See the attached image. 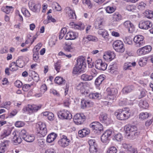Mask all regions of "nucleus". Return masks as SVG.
<instances>
[{
  "label": "nucleus",
  "mask_w": 153,
  "mask_h": 153,
  "mask_svg": "<svg viewBox=\"0 0 153 153\" xmlns=\"http://www.w3.org/2000/svg\"><path fill=\"white\" fill-rule=\"evenodd\" d=\"M85 60V58L82 56H80L77 58V64L73 68V74H76L84 72L85 68H86Z\"/></svg>",
  "instance_id": "f257e3e1"
},
{
  "label": "nucleus",
  "mask_w": 153,
  "mask_h": 153,
  "mask_svg": "<svg viewBox=\"0 0 153 153\" xmlns=\"http://www.w3.org/2000/svg\"><path fill=\"white\" fill-rule=\"evenodd\" d=\"M131 114L130 110L128 108L119 109L114 113L117 118L120 120H124L128 119L130 117Z\"/></svg>",
  "instance_id": "f03ea898"
},
{
  "label": "nucleus",
  "mask_w": 153,
  "mask_h": 153,
  "mask_svg": "<svg viewBox=\"0 0 153 153\" xmlns=\"http://www.w3.org/2000/svg\"><path fill=\"white\" fill-rule=\"evenodd\" d=\"M124 130L127 137L130 138H134L139 134V132L137 130V127L135 126L128 125L124 127Z\"/></svg>",
  "instance_id": "7ed1b4c3"
},
{
  "label": "nucleus",
  "mask_w": 153,
  "mask_h": 153,
  "mask_svg": "<svg viewBox=\"0 0 153 153\" xmlns=\"http://www.w3.org/2000/svg\"><path fill=\"white\" fill-rule=\"evenodd\" d=\"M107 98L109 101H104V103L105 105H109L115 100L116 95L117 93V90L115 88H108L106 90Z\"/></svg>",
  "instance_id": "20e7f679"
},
{
  "label": "nucleus",
  "mask_w": 153,
  "mask_h": 153,
  "mask_svg": "<svg viewBox=\"0 0 153 153\" xmlns=\"http://www.w3.org/2000/svg\"><path fill=\"white\" fill-rule=\"evenodd\" d=\"M37 135L40 137L45 136L47 133L46 126L45 123L39 122L36 125Z\"/></svg>",
  "instance_id": "39448f33"
},
{
  "label": "nucleus",
  "mask_w": 153,
  "mask_h": 153,
  "mask_svg": "<svg viewBox=\"0 0 153 153\" xmlns=\"http://www.w3.org/2000/svg\"><path fill=\"white\" fill-rule=\"evenodd\" d=\"M133 41L136 47H139L143 46L145 43L144 37L141 35L135 36L133 39Z\"/></svg>",
  "instance_id": "423d86ee"
},
{
  "label": "nucleus",
  "mask_w": 153,
  "mask_h": 153,
  "mask_svg": "<svg viewBox=\"0 0 153 153\" xmlns=\"http://www.w3.org/2000/svg\"><path fill=\"white\" fill-rule=\"evenodd\" d=\"M90 127L91 128L93 131L95 133L99 134L103 130V126L100 123L97 122H94L90 125Z\"/></svg>",
  "instance_id": "0eeeda50"
},
{
  "label": "nucleus",
  "mask_w": 153,
  "mask_h": 153,
  "mask_svg": "<svg viewBox=\"0 0 153 153\" xmlns=\"http://www.w3.org/2000/svg\"><path fill=\"white\" fill-rule=\"evenodd\" d=\"M113 47L116 51L123 53L125 50L123 42L119 40L115 41L113 44Z\"/></svg>",
  "instance_id": "6e6552de"
},
{
  "label": "nucleus",
  "mask_w": 153,
  "mask_h": 153,
  "mask_svg": "<svg viewBox=\"0 0 153 153\" xmlns=\"http://www.w3.org/2000/svg\"><path fill=\"white\" fill-rule=\"evenodd\" d=\"M29 7L31 10L35 13L40 11L41 5L39 3H36L33 0H30L28 3Z\"/></svg>",
  "instance_id": "1a4fd4ad"
},
{
  "label": "nucleus",
  "mask_w": 153,
  "mask_h": 153,
  "mask_svg": "<svg viewBox=\"0 0 153 153\" xmlns=\"http://www.w3.org/2000/svg\"><path fill=\"white\" fill-rule=\"evenodd\" d=\"M86 118L85 116L82 114H77L74 117V122L77 125L82 124Z\"/></svg>",
  "instance_id": "9d476101"
},
{
  "label": "nucleus",
  "mask_w": 153,
  "mask_h": 153,
  "mask_svg": "<svg viewBox=\"0 0 153 153\" xmlns=\"http://www.w3.org/2000/svg\"><path fill=\"white\" fill-rule=\"evenodd\" d=\"M58 115L62 119H70L72 118V115L67 110H62L58 112Z\"/></svg>",
  "instance_id": "9b49d317"
},
{
  "label": "nucleus",
  "mask_w": 153,
  "mask_h": 153,
  "mask_svg": "<svg viewBox=\"0 0 153 153\" xmlns=\"http://www.w3.org/2000/svg\"><path fill=\"white\" fill-rule=\"evenodd\" d=\"M107 65L105 62H103L100 59L97 60L95 62V67L98 69L104 71L106 69Z\"/></svg>",
  "instance_id": "f8f14e48"
},
{
  "label": "nucleus",
  "mask_w": 153,
  "mask_h": 153,
  "mask_svg": "<svg viewBox=\"0 0 153 153\" xmlns=\"http://www.w3.org/2000/svg\"><path fill=\"white\" fill-rule=\"evenodd\" d=\"M70 142V140L67 138L66 136L62 135L61 139L58 141L59 144L62 147L68 146Z\"/></svg>",
  "instance_id": "ddd939ff"
},
{
  "label": "nucleus",
  "mask_w": 153,
  "mask_h": 153,
  "mask_svg": "<svg viewBox=\"0 0 153 153\" xmlns=\"http://www.w3.org/2000/svg\"><path fill=\"white\" fill-rule=\"evenodd\" d=\"M152 23L149 21H141L139 24V27L143 29L147 30L152 26Z\"/></svg>",
  "instance_id": "4468645a"
},
{
  "label": "nucleus",
  "mask_w": 153,
  "mask_h": 153,
  "mask_svg": "<svg viewBox=\"0 0 153 153\" xmlns=\"http://www.w3.org/2000/svg\"><path fill=\"white\" fill-rule=\"evenodd\" d=\"M100 121L107 125L110 124L112 122V120L106 113H102L100 114L99 117Z\"/></svg>",
  "instance_id": "2eb2a0df"
},
{
  "label": "nucleus",
  "mask_w": 153,
  "mask_h": 153,
  "mask_svg": "<svg viewBox=\"0 0 153 153\" xmlns=\"http://www.w3.org/2000/svg\"><path fill=\"white\" fill-rule=\"evenodd\" d=\"M112 131L111 130H107L105 131L101 136V140L103 143L107 142L109 140V137L111 136Z\"/></svg>",
  "instance_id": "dca6fc26"
},
{
  "label": "nucleus",
  "mask_w": 153,
  "mask_h": 153,
  "mask_svg": "<svg viewBox=\"0 0 153 153\" xmlns=\"http://www.w3.org/2000/svg\"><path fill=\"white\" fill-rule=\"evenodd\" d=\"M123 25L128 30L129 33H132L134 31V26L130 21L127 20L123 24Z\"/></svg>",
  "instance_id": "f3484780"
},
{
  "label": "nucleus",
  "mask_w": 153,
  "mask_h": 153,
  "mask_svg": "<svg viewBox=\"0 0 153 153\" xmlns=\"http://www.w3.org/2000/svg\"><path fill=\"white\" fill-rule=\"evenodd\" d=\"M65 10L66 16L69 19H74L76 18V16L74 11L71 9L70 7H66Z\"/></svg>",
  "instance_id": "a211bd4d"
},
{
  "label": "nucleus",
  "mask_w": 153,
  "mask_h": 153,
  "mask_svg": "<svg viewBox=\"0 0 153 153\" xmlns=\"http://www.w3.org/2000/svg\"><path fill=\"white\" fill-rule=\"evenodd\" d=\"M10 142L8 140L2 142L0 144V153H4L7 150Z\"/></svg>",
  "instance_id": "6ab92c4d"
},
{
  "label": "nucleus",
  "mask_w": 153,
  "mask_h": 153,
  "mask_svg": "<svg viewBox=\"0 0 153 153\" xmlns=\"http://www.w3.org/2000/svg\"><path fill=\"white\" fill-rule=\"evenodd\" d=\"M115 56V54L114 52L108 51L105 53L103 58L106 60L111 61Z\"/></svg>",
  "instance_id": "aec40b11"
},
{
  "label": "nucleus",
  "mask_w": 153,
  "mask_h": 153,
  "mask_svg": "<svg viewBox=\"0 0 153 153\" xmlns=\"http://www.w3.org/2000/svg\"><path fill=\"white\" fill-rule=\"evenodd\" d=\"M123 146V148L127 150L128 153H137V149L132 147L130 144L124 143Z\"/></svg>",
  "instance_id": "412c9836"
},
{
  "label": "nucleus",
  "mask_w": 153,
  "mask_h": 153,
  "mask_svg": "<svg viewBox=\"0 0 153 153\" xmlns=\"http://www.w3.org/2000/svg\"><path fill=\"white\" fill-rule=\"evenodd\" d=\"M78 34L73 32L70 31L67 33L65 36V39L66 40H73L75 39L77 36Z\"/></svg>",
  "instance_id": "4be33fe9"
},
{
  "label": "nucleus",
  "mask_w": 153,
  "mask_h": 153,
  "mask_svg": "<svg viewBox=\"0 0 153 153\" xmlns=\"http://www.w3.org/2000/svg\"><path fill=\"white\" fill-rule=\"evenodd\" d=\"M77 89L78 90H79L81 93L85 96L88 94V92L85 90V84L83 83H79L77 86Z\"/></svg>",
  "instance_id": "5701e85b"
},
{
  "label": "nucleus",
  "mask_w": 153,
  "mask_h": 153,
  "mask_svg": "<svg viewBox=\"0 0 153 153\" xmlns=\"http://www.w3.org/2000/svg\"><path fill=\"white\" fill-rule=\"evenodd\" d=\"M13 134L14 135L12 141L14 143L15 145H18L21 143L22 142V140L21 137L17 134L16 132H14L13 133Z\"/></svg>",
  "instance_id": "b1692460"
},
{
  "label": "nucleus",
  "mask_w": 153,
  "mask_h": 153,
  "mask_svg": "<svg viewBox=\"0 0 153 153\" xmlns=\"http://www.w3.org/2000/svg\"><path fill=\"white\" fill-rule=\"evenodd\" d=\"M70 25L71 26L72 28L76 29L81 30H83L84 28V25L81 23H79L75 24L74 22H71L70 23Z\"/></svg>",
  "instance_id": "393cba45"
},
{
  "label": "nucleus",
  "mask_w": 153,
  "mask_h": 153,
  "mask_svg": "<svg viewBox=\"0 0 153 153\" xmlns=\"http://www.w3.org/2000/svg\"><path fill=\"white\" fill-rule=\"evenodd\" d=\"M85 96L88 97L90 99L94 100H99L101 97V94L97 92L89 93L88 92V94Z\"/></svg>",
  "instance_id": "a878e982"
},
{
  "label": "nucleus",
  "mask_w": 153,
  "mask_h": 153,
  "mask_svg": "<svg viewBox=\"0 0 153 153\" xmlns=\"http://www.w3.org/2000/svg\"><path fill=\"white\" fill-rule=\"evenodd\" d=\"M93 103L88 100H83L81 102V107L82 108L84 109L87 107H90L93 105Z\"/></svg>",
  "instance_id": "bb28decb"
},
{
  "label": "nucleus",
  "mask_w": 153,
  "mask_h": 153,
  "mask_svg": "<svg viewBox=\"0 0 153 153\" xmlns=\"http://www.w3.org/2000/svg\"><path fill=\"white\" fill-rule=\"evenodd\" d=\"M57 137V134L54 133L52 132L49 134L47 139V141L49 143H51Z\"/></svg>",
  "instance_id": "cd10ccee"
},
{
  "label": "nucleus",
  "mask_w": 153,
  "mask_h": 153,
  "mask_svg": "<svg viewBox=\"0 0 153 153\" xmlns=\"http://www.w3.org/2000/svg\"><path fill=\"white\" fill-rule=\"evenodd\" d=\"M109 72L111 74L116 73L117 71V66L114 64L109 66L108 68Z\"/></svg>",
  "instance_id": "c85d7f7f"
},
{
  "label": "nucleus",
  "mask_w": 153,
  "mask_h": 153,
  "mask_svg": "<svg viewBox=\"0 0 153 153\" xmlns=\"http://www.w3.org/2000/svg\"><path fill=\"white\" fill-rule=\"evenodd\" d=\"M23 56H20L18 57V59L16 60V64L18 67L23 68L25 66V63L23 60Z\"/></svg>",
  "instance_id": "c756f323"
},
{
  "label": "nucleus",
  "mask_w": 153,
  "mask_h": 153,
  "mask_svg": "<svg viewBox=\"0 0 153 153\" xmlns=\"http://www.w3.org/2000/svg\"><path fill=\"white\" fill-rule=\"evenodd\" d=\"M102 22V20H100L99 19H97L95 22L94 25L95 28L99 29L102 28L103 27Z\"/></svg>",
  "instance_id": "7c9ffc66"
},
{
  "label": "nucleus",
  "mask_w": 153,
  "mask_h": 153,
  "mask_svg": "<svg viewBox=\"0 0 153 153\" xmlns=\"http://www.w3.org/2000/svg\"><path fill=\"white\" fill-rule=\"evenodd\" d=\"M97 32L99 34L102 36L105 39L107 38L108 35L107 31L103 29V28L99 29Z\"/></svg>",
  "instance_id": "2f4dec72"
},
{
  "label": "nucleus",
  "mask_w": 153,
  "mask_h": 153,
  "mask_svg": "<svg viewBox=\"0 0 153 153\" xmlns=\"http://www.w3.org/2000/svg\"><path fill=\"white\" fill-rule=\"evenodd\" d=\"M134 89L133 85H129L124 87L122 90L123 93L126 94L132 91Z\"/></svg>",
  "instance_id": "473e14b6"
},
{
  "label": "nucleus",
  "mask_w": 153,
  "mask_h": 153,
  "mask_svg": "<svg viewBox=\"0 0 153 153\" xmlns=\"http://www.w3.org/2000/svg\"><path fill=\"white\" fill-rule=\"evenodd\" d=\"M54 82L59 85L65 84V80L63 78L60 76L56 77L54 79Z\"/></svg>",
  "instance_id": "72a5a7b5"
},
{
  "label": "nucleus",
  "mask_w": 153,
  "mask_h": 153,
  "mask_svg": "<svg viewBox=\"0 0 153 153\" xmlns=\"http://www.w3.org/2000/svg\"><path fill=\"white\" fill-rule=\"evenodd\" d=\"M17 64L15 62H11L9 66L10 70L13 72L17 70L18 69V67Z\"/></svg>",
  "instance_id": "f704fd0d"
},
{
  "label": "nucleus",
  "mask_w": 153,
  "mask_h": 153,
  "mask_svg": "<svg viewBox=\"0 0 153 153\" xmlns=\"http://www.w3.org/2000/svg\"><path fill=\"white\" fill-rule=\"evenodd\" d=\"M1 10L4 13L8 14L12 12L13 10V8L12 6H6L3 7L1 8Z\"/></svg>",
  "instance_id": "c9c22d12"
},
{
  "label": "nucleus",
  "mask_w": 153,
  "mask_h": 153,
  "mask_svg": "<svg viewBox=\"0 0 153 153\" xmlns=\"http://www.w3.org/2000/svg\"><path fill=\"white\" fill-rule=\"evenodd\" d=\"M43 115L48 117V118L50 121H52L54 118V114L52 112L46 111L42 113Z\"/></svg>",
  "instance_id": "e433bc0d"
},
{
  "label": "nucleus",
  "mask_w": 153,
  "mask_h": 153,
  "mask_svg": "<svg viewBox=\"0 0 153 153\" xmlns=\"http://www.w3.org/2000/svg\"><path fill=\"white\" fill-rule=\"evenodd\" d=\"M139 105L141 108L146 109L148 107L149 105L146 100H140L139 103Z\"/></svg>",
  "instance_id": "4c0bfd02"
},
{
  "label": "nucleus",
  "mask_w": 153,
  "mask_h": 153,
  "mask_svg": "<svg viewBox=\"0 0 153 153\" xmlns=\"http://www.w3.org/2000/svg\"><path fill=\"white\" fill-rule=\"evenodd\" d=\"M104 79V78L103 75H100L95 80V85L98 86H99L102 83Z\"/></svg>",
  "instance_id": "58836bf2"
},
{
  "label": "nucleus",
  "mask_w": 153,
  "mask_h": 153,
  "mask_svg": "<svg viewBox=\"0 0 153 153\" xmlns=\"http://www.w3.org/2000/svg\"><path fill=\"white\" fill-rule=\"evenodd\" d=\"M35 138V136L33 134H28L25 136L24 140L25 141L28 142H33Z\"/></svg>",
  "instance_id": "ea45409f"
},
{
  "label": "nucleus",
  "mask_w": 153,
  "mask_h": 153,
  "mask_svg": "<svg viewBox=\"0 0 153 153\" xmlns=\"http://www.w3.org/2000/svg\"><path fill=\"white\" fill-rule=\"evenodd\" d=\"M29 76L31 77L32 79L35 81L37 82L39 80L38 75L36 74L34 71H32L29 74Z\"/></svg>",
  "instance_id": "a19ab883"
},
{
  "label": "nucleus",
  "mask_w": 153,
  "mask_h": 153,
  "mask_svg": "<svg viewBox=\"0 0 153 153\" xmlns=\"http://www.w3.org/2000/svg\"><path fill=\"white\" fill-rule=\"evenodd\" d=\"M87 39H88L89 41H95L97 39V38L94 36L90 35L87 37H84L83 39V41L86 42Z\"/></svg>",
  "instance_id": "79ce46f5"
},
{
  "label": "nucleus",
  "mask_w": 153,
  "mask_h": 153,
  "mask_svg": "<svg viewBox=\"0 0 153 153\" xmlns=\"http://www.w3.org/2000/svg\"><path fill=\"white\" fill-rule=\"evenodd\" d=\"M147 62V59L146 57L140 58L138 62L139 65L140 66H144L146 65Z\"/></svg>",
  "instance_id": "37998d69"
},
{
  "label": "nucleus",
  "mask_w": 153,
  "mask_h": 153,
  "mask_svg": "<svg viewBox=\"0 0 153 153\" xmlns=\"http://www.w3.org/2000/svg\"><path fill=\"white\" fill-rule=\"evenodd\" d=\"M113 19L114 21H118L122 19V16L118 13H115L113 14Z\"/></svg>",
  "instance_id": "c03bdc74"
},
{
  "label": "nucleus",
  "mask_w": 153,
  "mask_h": 153,
  "mask_svg": "<svg viewBox=\"0 0 153 153\" xmlns=\"http://www.w3.org/2000/svg\"><path fill=\"white\" fill-rule=\"evenodd\" d=\"M81 78L82 80L85 81H89L92 80L91 78V77L90 75H88L85 74H82L81 76Z\"/></svg>",
  "instance_id": "a18cd8bd"
},
{
  "label": "nucleus",
  "mask_w": 153,
  "mask_h": 153,
  "mask_svg": "<svg viewBox=\"0 0 153 153\" xmlns=\"http://www.w3.org/2000/svg\"><path fill=\"white\" fill-rule=\"evenodd\" d=\"M144 15L148 18L151 19L153 18V11L151 10H146Z\"/></svg>",
  "instance_id": "49530a36"
},
{
  "label": "nucleus",
  "mask_w": 153,
  "mask_h": 153,
  "mask_svg": "<svg viewBox=\"0 0 153 153\" xmlns=\"http://www.w3.org/2000/svg\"><path fill=\"white\" fill-rule=\"evenodd\" d=\"M21 11L23 15L26 17H29L30 16V14L29 11L26 8H22Z\"/></svg>",
  "instance_id": "de8ad7c7"
},
{
  "label": "nucleus",
  "mask_w": 153,
  "mask_h": 153,
  "mask_svg": "<svg viewBox=\"0 0 153 153\" xmlns=\"http://www.w3.org/2000/svg\"><path fill=\"white\" fill-rule=\"evenodd\" d=\"M52 7L57 11H59L61 10L62 8L58 3L56 2H53L52 4Z\"/></svg>",
  "instance_id": "09e8293b"
},
{
  "label": "nucleus",
  "mask_w": 153,
  "mask_h": 153,
  "mask_svg": "<svg viewBox=\"0 0 153 153\" xmlns=\"http://www.w3.org/2000/svg\"><path fill=\"white\" fill-rule=\"evenodd\" d=\"M117 148L114 146H112L108 149L107 153H117Z\"/></svg>",
  "instance_id": "8fccbe9b"
},
{
  "label": "nucleus",
  "mask_w": 153,
  "mask_h": 153,
  "mask_svg": "<svg viewBox=\"0 0 153 153\" xmlns=\"http://www.w3.org/2000/svg\"><path fill=\"white\" fill-rule=\"evenodd\" d=\"M149 116L147 112H142L139 115V118L142 120H144L147 118Z\"/></svg>",
  "instance_id": "3c124183"
},
{
  "label": "nucleus",
  "mask_w": 153,
  "mask_h": 153,
  "mask_svg": "<svg viewBox=\"0 0 153 153\" xmlns=\"http://www.w3.org/2000/svg\"><path fill=\"white\" fill-rule=\"evenodd\" d=\"M146 91L144 89L139 91L138 92V95L139 99L145 96L146 95Z\"/></svg>",
  "instance_id": "603ef678"
},
{
  "label": "nucleus",
  "mask_w": 153,
  "mask_h": 153,
  "mask_svg": "<svg viewBox=\"0 0 153 153\" xmlns=\"http://www.w3.org/2000/svg\"><path fill=\"white\" fill-rule=\"evenodd\" d=\"M97 144H95L94 146H90L89 150L90 152L92 153H96L97 151Z\"/></svg>",
  "instance_id": "864d4df0"
},
{
  "label": "nucleus",
  "mask_w": 153,
  "mask_h": 153,
  "mask_svg": "<svg viewBox=\"0 0 153 153\" xmlns=\"http://www.w3.org/2000/svg\"><path fill=\"white\" fill-rule=\"evenodd\" d=\"M143 50H144V53L145 54L149 53L151 51L152 48L150 45H147L143 47Z\"/></svg>",
  "instance_id": "5fc2aeb1"
},
{
  "label": "nucleus",
  "mask_w": 153,
  "mask_h": 153,
  "mask_svg": "<svg viewBox=\"0 0 153 153\" xmlns=\"http://www.w3.org/2000/svg\"><path fill=\"white\" fill-rule=\"evenodd\" d=\"M90 74L91 75L90 76H91V78L92 79L94 77L96 76L97 72L95 69L93 68L91 70Z\"/></svg>",
  "instance_id": "6e6d98bb"
},
{
  "label": "nucleus",
  "mask_w": 153,
  "mask_h": 153,
  "mask_svg": "<svg viewBox=\"0 0 153 153\" xmlns=\"http://www.w3.org/2000/svg\"><path fill=\"white\" fill-rule=\"evenodd\" d=\"M33 60L36 62L39 59V53L38 52L33 51Z\"/></svg>",
  "instance_id": "4d7b16f0"
},
{
  "label": "nucleus",
  "mask_w": 153,
  "mask_h": 153,
  "mask_svg": "<svg viewBox=\"0 0 153 153\" xmlns=\"http://www.w3.org/2000/svg\"><path fill=\"white\" fill-rule=\"evenodd\" d=\"M61 67V63L59 61H57L54 64V68L57 72H59Z\"/></svg>",
  "instance_id": "13d9d810"
},
{
  "label": "nucleus",
  "mask_w": 153,
  "mask_h": 153,
  "mask_svg": "<svg viewBox=\"0 0 153 153\" xmlns=\"http://www.w3.org/2000/svg\"><path fill=\"white\" fill-rule=\"evenodd\" d=\"M146 4L143 2H141L138 5V9L140 10H143L144 9Z\"/></svg>",
  "instance_id": "bf43d9fd"
},
{
  "label": "nucleus",
  "mask_w": 153,
  "mask_h": 153,
  "mask_svg": "<svg viewBox=\"0 0 153 153\" xmlns=\"http://www.w3.org/2000/svg\"><path fill=\"white\" fill-rule=\"evenodd\" d=\"M11 133V131L10 129H7V130H4L2 135V136L5 137L8 136Z\"/></svg>",
  "instance_id": "052dcab7"
},
{
  "label": "nucleus",
  "mask_w": 153,
  "mask_h": 153,
  "mask_svg": "<svg viewBox=\"0 0 153 153\" xmlns=\"http://www.w3.org/2000/svg\"><path fill=\"white\" fill-rule=\"evenodd\" d=\"M20 136L22 137L23 139L25 138V136H27L28 134L26 132V131L25 130L22 129L21 130L20 133Z\"/></svg>",
  "instance_id": "680f3d73"
},
{
  "label": "nucleus",
  "mask_w": 153,
  "mask_h": 153,
  "mask_svg": "<svg viewBox=\"0 0 153 153\" xmlns=\"http://www.w3.org/2000/svg\"><path fill=\"white\" fill-rule=\"evenodd\" d=\"M115 10V9L113 7L108 6L106 8V11L108 13H112Z\"/></svg>",
  "instance_id": "e2e57ef3"
},
{
  "label": "nucleus",
  "mask_w": 153,
  "mask_h": 153,
  "mask_svg": "<svg viewBox=\"0 0 153 153\" xmlns=\"http://www.w3.org/2000/svg\"><path fill=\"white\" fill-rule=\"evenodd\" d=\"M123 40L126 44L128 45H131L132 44V40L130 39L129 37H126Z\"/></svg>",
  "instance_id": "0e129e2a"
},
{
  "label": "nucleus",
  "mask_w": 153,
  "mask_h": 153,
  "mask_svg": "<svg viewBox=\"0 0 153 153\" xmlns=\"http://www.w3.org/2000/svg\"><path fill=\"white\" fill-rule=\"evenodd\" d=\"M25 125L24 122L21 121H17L15 123V126L17 127H21Z\"/></svg>",
  "instance_id": "69168bd1"
},
{
  "label": "nucleus",
  "mask_w": 153,
  "mask_h": 153,
  "mask_svg": "<svg viewBox=\"0 0 153 153\" xmlns=\"http://www.w3.org/2000/svg\"><path fill=\"white\" fill-rule=\"evenodd\" d=\"M47 90V88L45 84L42 85L40 88L41 93H44Z\"/></svg>",
  "instance_id": "338daca9"
},
{
  "label": "nucleus",
  "mask_w": 153,
  "mask_h": 153,
  "mask_svg": "<svg viewBox=\"0 0 153 153\" xmlns=\"http://www.w3.org/2000/svg\"><path fill=\"white\" fill-rule=\"evenodd\" d=\"M73 49L70 45H68L66 44L64 48L65 51L66 52H71Z\"/></svg>",
  "instance_id": "774afa93"
}]
</instances>
